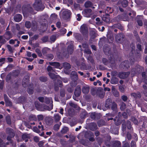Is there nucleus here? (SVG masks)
<instances>
[{"label": "nucleus", "mask_w": 147, "mask_h": 147, "mask_svg": "<svg viewBox=\"0 0 147 147\" xmlns=\"http://www.w3.org/2000/svg\"><path fill=\"white\" fill-rule=\"evenodd\" d=\"M131 47L132 49V50L129 54L130 57L129 60L132 64H134L135 59L133 55L134 54L133 53V51H134L135 48L134 44H133V43L131 44Z\"/></svg>", "instance_id": "7ed1b4c3"}, {"label": "nucleus", "mask_w": 147, "mask_h": 147, "mask_svg": "<svg viewBox=\"0 0 147 147\" xmlns=\"http://www.w3.org/2000/svg\"><path fill=\"white\" fill-rule=\"evenodd\" d=\"M49 64L51 66H54V67L56 68H59L60 66V63L58 62H50Z\"/></svg>", "instance_id": "6ab92c4d"}, {"label": "nucleus", "mask_w": 147, "mask_h": 147, "mask_svg": "<svg viewBox=\"0 0 147 147\" xmlns=\"http://www.w3.org/2000/svg\"><path fill=\"white\" fill-rule=\"evenodd\" d=\"M112 28H118L121 30H122L123 29V26L120 23H118L117 24H114L112 26Z\"/></svg>", "instance_id": "2f4dec72"}, {"label": "nucleus", "mask_w": 147, "mask_h": 147, "mask_svg": "<svg viewBox=\"0 0 147 147\" xmlns=\"http://www.w3.org/2000/svg\"><path fill=\"white\" fill-rule=\"evenodd\" d=\"M121 5L123 7H126L128 5V1L127 0H123L121 2Z\"/></svg>", "instance_id": "ea45409f"}, {"label": "nucleus", "mask_w": 147, "mask_h": 147, "mask_svg": "<svg viewBox=\"0 0 147 147\" xmlns=\"http://www.w3.org/2000/svg\"><path fill=\"white\" fill-rule=\"evenodd\" d=\"M13 138V137H12V136L8 135L7 137V140L9 141L10 144H12L13 143V141L11 139Z\"/></svg>", "instance_id": "bf43d9fd"}, {"label": "nucleus", "mask_w": 147, "mask_h": 147, "mask_svg": "<svg viewBox=\"0 0 147 147\" xmlns=\"http://www.w3.org/2000/svg\"><path fill=\"white\" fill-rule=\"evenodd\" d=\"M7 47L9 52H10L11 53H13V51L11 45H7Z\"/></svg>", "instance_id": "0e129e2a"}, {"label": "nucleus", "mask_w": 147, "mask_h": 147, "mask_svg": "<svg viewBox=\"0 0 147 147\" xmlns=\"http://www.w3.org/2000/svg\"><path fill=\"white\" fill-rule=\"evenodd\" d=\"M131 147H136V142L132 140L131 143Z\"/></svg>", "instance_id": "774afa93"}, {"label": "nucleus", "mask_w": 147, "mask_h": 147, "mask_svg": "<svg viewBox=\"0 0 147 147\" xmlns=\"http://www.w3.org/2000/svg\"><path fill=\"white\" fill-rule=\"evenodd\" d=\"M80 32L84 36H87L88 35V31L87 28L85 25H82L80 27Z\"/></svg>", "instance_id": "20e7f679"}, {"label": "nucleus", "mask_w": 147, "mask_h": 147, "mask_svg": "<svg viewBox=\"0 0 147 147\" xmlns=\"http://www.w3.org/2000/svg\"><path fill=\"white\" fill-rule=\"evenodd\" d=\"M97 124L99 127H100L105 125H106V123L104 120L101 119L98 121Z\"/></svg>", "instance_id": "a878e982"}, {"label": "nucleus", "mask_w": 147, "mask_h": 147, "mask_svg": "<svg viewBox=\"0 0 147 147\" xmlns=\"http://www.w3.org/2000/svg\"><path fill=\"white\" fill-rule=\"evenodd\" d=\"M29 82L25 81L24 80H22V84L23 87L26 88V87L28 84Z\"/></svg>", "instance_id": "3c124183"}, {"label": "nucleus", "mask_w": 147, "mask_h": 147, "mask_svg": "<svg viewBox=\"0 0 147 147\" xmlns=\"http://www.w3.org/2000/svg\"><path fill=\"white\" fill-rule=\"evenodd\" d=\"M4 98L6 105L7 106L11 107L12 106V103L6 94H4Z\"/></svg>", "instance_id": "6e6552de"}, {"label": "nucleus", "mask_w": 147, "mask_h": 147, "mask_svg": "<svg viewBox=\"0 0 147 147\" xmlns=\"http://www.w3.org/2000/svg\"><path fill=\"white\" fill-rule=\"evenodd\" d=\"M11 73L12 74V76L16 78L18 77L19 75L20 71L18 69L13 70Z\"/></svg>", "instance_id": "aec40b11"}, {"label": "nucleus", "mask_w": 147, "mask_h": 147, "mask_svg": "<svg viewBox=\"0 0 147 147\" xmlns=\"http://www.w3.org/2000/svg\"><path fill=\"white\" fill-rule=\"evenodd\" d=\"M68 52L70 54H71L73 51V47L72 45H69L67 48Z\"/></svg>", "instance_id": "473e14b6"}, {"label": "nucleus", "mask_w": 147, "mask_h": 147, "mask_svg": "<svg viewBox=\"0 0 147 147\" xmlns=\"http://www.w3.org/2000/svg\"><path fill=\"white\" fill-rule=\"evenodd\" d=\"M109 64H111V65H113L115 63V58L112 56H111L109 58Z\"/></svg>", "instance_id": "cd10ccee"}, {"label": "nucleus", "mask_w": 147, "mask_h": 147, "mask_svg": "<svg viewBox=\"0 0 147 147\" xmlns=\"http://www.w3.org/2000/svg\"><path fill=\"white\" fill-rule=\"evenodd\" d=\"M11 76L12 74L11 72H10L7 74L5 78V80L6 82H9L11 79Z\"/></svg>", "instance_id": "4c0bfd02"}, {"label": "nucleus", "mask_w": 147, "mask_h": 147, "mask_svg": "<svg viewBox=\"0 0 147 147\" xmlns=\"http://www.w3.org/2000/svg\"><path fill=\"white\" fill-rule=\"evenodd\" d=\"M113 103L111 99L108 98L107 99L105 103V107L108 109H109L111 108V106Z\"/></svg>", "instance_id": "f8f14e48"}, {"label": "nucleus", "mask_w": 147, "mask_h": 147, "mask_svg": "<svg viewBox=\"0 0 147 147\" xmlns=\"http://www.w3.org/2000/svg\"><path fill=\"white\" fill-rule=\"evenodd\" d=\"M89 127L91 130L94 131L97 129V126L96 123L94 122L90 123L89 125Z\"/></svg>", "instance_id": "ddd939ff"}, {"label": "nucleus", "mask_w": 147, "mask_h": 147, "mask_svg": "<svg viewBox=\"0 0 147 147\" xmlns=\"http://www.w3.org/2000/svg\"><path fill=\"white\" fill-rule=\"evenodd\" d=\"M128 62H129L127 61H125L124 62L123 65L124 67H126L127 68L128 67H129L130 66Z\"/></svg>", "instance_id": "5fc2aeb1"}, {"label": "nucleus", "mask_w": 147, "mask_h": 147, "mask_svg": "<svg viewBox=\"0 0 147 147\" xmlns=\"http://www.w3.org/2000/svg\"><path fill=\"white\" fill-rule=\"evenodd\" d=\"M4 36L5 38L7 40L12 37V34L10 31H6L5 33Z\"/></svg>", "instance_id": "f3484780"}, {"label": "nucleus", "mask_w": 147, "mask_h": 147, "mask_svg": "<svg viewBox=\"0 0 147 147\" xmlns=\"http://www.w3.org/2000/svg\"><path fill=\"white\" fill-rule=\"evenodd\" d=\"M90 116L91 119L95 120H97L100 118V114L96 113L95 112L91 113Z\"/></svg>", "instance_id": "9b49d317"}, {"label": "nucleus", "mask_w": 147, "mask_h": 147, "mask_svg": "<svg viewBox=\"0 0 147 147\" xmlns=\"http://www.w3.org/2000/svg\"><path fill=\"white\" fill-rule=\"evenodd\" d=\"M22 18L21 15L20 14H17L14 16L13 18L15 22H19L22 20Z\"/></svg>", "instance_id": "4468645a"}, {"label": "nucleus", "mask_w": 147, "mask_h": 147, "mask_svg": "<svg viewBox=\"0 0 147 147\" xmlns=\"http://www.w3.org/2000/svg\"><path fill=\"white\" fill-rule=\"evenodd\" d=\"M49 75L52 79L55 80L57 78V75L52 73L49 72Z\"/></svg>", "instance_id": "a19ab883"}, {"label": "nucleus", "mask_w": 147, "mask_h": 147, "mask_svg": "<svg viewBox=\"0 0 147 147\" xmlns=\"http://www.w3.org/2000/svg\"><path fill=\"white\" fill-rule=\"evenodd\" d=\"M102 19L104 22L107 23L109 22L110 21V18L109 17H104L102 18Z\"/></svg>", "instance_id": "864d4df0"}, {"label": "nucleus", "mask_w": 147, "mask_h": 147, "mask_svg": "<svg viewBox=\"0 0 147 147\" xmlns=\"http://www.w3.org/2000/svg\"><path fill=\"white\" fill-rule=\"evenodd\" d=\"M65 91L64 89H61L60 92V95L62 97H64L65 96Z\"/></svg>", "instance_id": "6e6d98bb"}, {"label": "nucleus", "mask_w": 147, "mask_h": 147, "mask_svg": "<svg viewBox=\"0 0 147 147\" xmlns=\"http://www.w3.org/2000/svg\"><path fill=\"white\" fill-rule=\"evenodd\" d=\"M6 42L5 40L3 38V37L2 36H0V43L2 45L4 44Z\"/></svg>", "instance_id": "603ef678"}, {"label": "nucleus", "mask_w": 147, "mask_h": 147, "mask_svg": "<svg viewBox=\"0 0 147 147\" xmlns=\"http://www.w3.org/2000/svg\"><path fill=\"white\" fill-rule=\"evenodd\" d=\"M113 11V9L111 7H107V9L105 11V12L106 13L108 14L111 13Z\"/></svg>", "instance_id": "79ce46f5"}, {"label": "nucleus", "mask_w": 147, "mask_h": 147, "mask_svg": "<svg viewBox=\"0 0 147 147\" xmlns=\"http://www.w3.org/2000/svg\"><path fill=\"white\" fill-rule=\"evenodd\" d=\"M26 100V99L24 96H20L17 99V102L18 103H23Z\"/></svg>", "instance_id": "a211bd4d"}, {"label": "nucleus", "mask_w": 147, "mask_h": 147, "mask_svg": "<svg viewBox=\"0 0 147 147\" xmlns=\"http://www.w3.org/2000/svg\"><path fill=\"white\" fill-rule=\"evenodd\" d=\"M66 55L67 54H66V53L65 52H63V53H61L59 52L58 54L57 55V57L60 59L62 60L65 57H66Z\"/></svg>", "instance_id": "412c9836"}, {"label": "nucleus", "mask_w": 147, "mask_h": 147, "mask_svg": "<svg viewBox=\"0 0 147 147\" xmlns=\"http://www.w3.org/2000/svg\"><path fill=\"white\" fill-rule=\"evenodd\" d=\"M28 137H29L28 134H22V139L24 140L28 138Z\"/></svg>", "instance_id": "680f3d73"}, {"label": "nucleus", "mask_w": 147, "mask_h": 147, "mask_svg": "<svg viewBox=\"0 0 147 147\" xmlns=\"http://www.w3.org/2000/svg\"><path fill=\"white\" fill-rule=\"evenodd\" d=\"M90 88L89 86H83L82 89V92L85 94H88Z\"/></svg>", "instance_id": "4be33fe9"}, {"label": "nucleus", "mask_w": 147, "mask_h": 147, "mask_svg": "<svg viewBox=\"0 0 147 147\" xmlns=\"http://www.w3.org/2000/svg\"><path fill=\"white\" fill-rule=\"evenodd\" d=\"M25 26L27 28H30L31 26V23L29 21H26L25 23Z\"/></svg>", "instance_id": "09e8293b"}, {"label": "nucleus", "mask_w": 147, "mask_h": 147, "mask_svg": "<svg viewBox=\"0 0 147 147\" xmlns=\"http://www.w3.org/2000/svg\"><path fill=\"white\" fill-rule=\"evenodd\" d=\"M33 7L37 11H42L45 8L41 0H35L33 4Z\"/></svg>", "instance_id": "f03ea898"}, {"label": "nucleus", "mask_w": 147, "mask_h": 147, "mask_svg": "<svg viewBox=\"0 0 147 147\" xmlns=\"http://www.w3.org/2000/svg\"><path fill=\"white\" fill-rule=\"evenodd\" d=\"M93 6L92 3L90 1H87L85 3L84 6L86 8L91 7Z\"/></svg>", "instance_id": "f704fd0d"}, {"label": "nucleus", "mask_w": 147, "mask_h": 147, "mask_svg": "<svg viewBox=\"0 0 147 147\" xmlns=\"http://www.w3.org/2000/svg\"><path fill=\"white\" fill-rule=\"evenodd\" d=\"M130 72L129 71L127 72H121L119 73L118 77L121 79H125L129 76Z\"/></svg>", "instance_id": "423d86ee"}, {"label": "nucleus", "mask_w": 147, "mask_h": 147, "mask_svg": "<svg viewBox=\"0 0 147 147\" xmlns=\"http://www.w3.org/2000/svg\"><path fill=\"white\" fill-rule=\"evenodd\" d=\"M131 121H132L133 122L136 124H137L138 123L137 120L134 117H132L131 118Z\"/></svg>", "instance_id": "e2e57ef3"}, {"label": "nucleus", "mask_w": 147, "mask_h": 147, "mask_svg": "<svg viewBox=\"0 0 147 147\" xmlns=\"http://www.w3.org/2000/svg\"><path fill=\"white\" fill-rule=\"evenodd\" d=\"M119 129L116 126L112 127L111 128V132L115 134H118L119 133Z\"/></svg>", "instance_id": "dca6fc26"}, {"label": "nucleus", "mask_w": 147, "mask_h": 147, "mask_svg": "<svg viewBox=\"0 0 147 147\" xmlns=\"http://www.w3.org/2000/svg\"><path fill=\"white\" fill-rule=\"evenodd\" d=\"M60 126V125L58 124H56L53 126V129L55 131H57L59 129Z\"/></svg>", "instance_id": "4d7b16f0"}, {"label": "nucleus", "mask_w": 147, "mask_h": 147, "mask_svg": "<svg viewBox=\"0 0 147 147\" xmlns=\"http://www.w3.org/2000/svg\"><path fill=\"white\" fill-rule=\"evenodd\" d=\"M35 51L37 53L38 56L41 57L42 56V55L40 50L38 48H36L35 49Z\"/></svg>", "instance_id": "8fccbe9b"}, {"label": "nucleus", "mask_w": 147, "mask_h": 147, "mask_svg": "<svg viewBox=\"0 0 147 147\" xmlns=\"http://www.w3.org/2000/svg\"><path fill=\"white\" fill-rule=\"evenodd\" d=\"M49 38L47 36H45L43 37L41 39V40L43 42H45L48 41Z\"/></svg>", "instance_id": "052dcab7"}, {"label": "nucleus", "mask_w": 147, "mask_h": 147, "mask_svg": "<svg viewBox=\"0 0 147 147\" xmlns=\"http://www.w3.org/2000/svg\"><path fill=\"white\" fill-rule=\"evenodd\" d=\"M71 12L70 10L64 11L62 13V18L64 20L68 19L70 17Z\"/></svg>", "instance_id": "39448f33"}, {"label": "nucleus", "mask_w": 147, "mask_h": 147, "mask_svg": "<svg viewBox=\"0 0 147 147\" xmlns=\"http://www.w3.org/2000/svg\"><path fill=\"white\" fill-rule=\"evenodd\" d=\"M127 127L129 129H131V122L129 120H127L126 121V125Z\"/></svg>", "instance_id": "de8ad7c7"}, {"label": "nucleus", "mask_w": 147, "mask_h": 147, "mask_svg": "<svg viewBox=\"0 0 147 147\" xmlns=\"http://www.w3.org/2000/svg\"><path fill=\"white\" fill-rule=\"evenodd\" d=\"M81 89L80 86L78 85L74 91V94L76 97H79L81 93Z\"/></svg>", "instance_id": "1a4fd4ad"}, {"label": "nucleus", "mask_w": 147, "mask_h": 147, "mask_svg": "<svg viewBox=\"0 0 147 147\" xmlns=\"http://www.w3.org/2000/svg\"><path fill=\"white\" fill-rule=\"evenodd\" d=\"M5 120L7 123L9 125L11 124V122L10 116L9 115H7L5 117Z\"/></svg>", "instance_id": "c9c22d12"}, {"label": "nucleus", "mask_w": 147, "mask_h": 147, "mask_svg": "<svg viewBox=\"0 0 147 147\" xmlns=\"http://www.w3.org/2000/svg\"><path fill=\"white\" fill-rule=\"evenodd\" d=\"M33 130L34 132H35L37 133H39L40 132V131L38 128L36 127H33Z\"/></svg>", "instance_id": "69168bd1"}, {"label": "nucleus", "mask_w": 147, "mask_h": 147, "mask_svg": "<svg viewBox=\"0 0 147 147\" xmlns=\"http://www.w3.org/2000/svg\"><path fill=\"white\" fill-rule=\"evenodd\" d=\"M112 110L116 111L117 109V105L115 102H113V103L111 106Z\"/></svg>", "instance_id": "c756f323"}, {"label": "nucleus", "mask_w": 147, "mask_h": 147, "mask_svg": "<svg viewBox=\"0 0 147 147\" xmlns=\"http://www.w3.org/2000/svg\"><path fill=\"white\" fill-rule=\"evenodd\" d=\"M61 118L59 114H56L54 116V120L56 122L60 120Z\"/></svg>", "instance_id": "a18cd8bd"}, {"label": "nucleus", "mask_w": 147, "mask_h": 147, "mask_svg": "<svg viewBox=\"0 0 147 147\" xmlns=\"http://www.w3.org/2000/svg\"><path fill=\"white\" fill-rule=\"evenodd\" d=\"M71 80L73 81L76 85L78 79V75L77 73L75 71H72L71 74Z\"/></svg>", "instance_id": "0eeeda50"}, {"label": "nucleus", "mask_w": 147, "mask_h": 147, "mask_svg": "<svg viewBox=\"0 0 147 147\" xmlns=\"http://www.w3.org/2000/svg\"><path fill=\"white\" fill-rule=\"evenodd\" d=\"M6 132L8 136L13 137L15 136V133L13 130L10 127H7L6 129Z\"/></svg>", "instance_id": "9d476101"}, {"label": "nucleus", "mask_w": 147, "mask_h": 147, "mask_svg": "<svg viewBox=\"0 0 147 147\" xmlns=\"http://www.w3.org/2000/svg\"><path fill=\"white\" fill-rule=\"evenodd\" d=\"M103 63L105 65H107L109 64V61L107 58H103L102 59Z\"/></svg>", "instance_id": "37998d69"}, {"label": "nucleus", "mask_w": 147, "mask_h": 147, "mask_svg": "<svg viewBox=\"0 0 147 147\" xmlns=\"http://www.w3.org/2000/svg\"><path fill=\"white\" fill-rule=\"evenodd\" d=\"M84 136L86 138L88 139L92 136H94V135L92 132L91 131H87L85 132Z\"/></svg>", "instance_id": "bb28decb"}, {"label": "nucleus", "mask_w": 147, "mask_h": 147, "mask_svg": "<svg viewBox=\"0 0 147 147\" xmlns=\"http://www.w3.org/2000/svg\"><path fill=\"white\" fill-rule=\"evenodd\" d=\"M121 144L119 141H115L113 142L112 146L113 147H121Z\"/></svg>", "instance_id": "5701e85b"}, {"label": "nucleus", "mask_w": 147, "mask_h": 147, "mask_svg": "<svg viewBox=\"0 0 147 147\" xmlns=\"http://www.w3.org/2000/svg\"><path fill=\"white\" fill-rule=\"evenodd\" d=\"M111 83L112 84H117L119 82V79L117 77H113L111 80Z\"/></svg>", "instance_id": "c85d7f7f"}, {"label": "nucleus", "mask_w": 147, "mask_h": 147, "mask_svg": "<svg viewBox=\"0 0 147 147\" xmlns=\"http://www.w3.org/2000/svg\"><path fill=\"white\" fill-rule=\"evenodd\" d=\"M34 105L36 109L40 111H44L45 110L50 111L53 109V101L49 106L44 104H41L38 101L35 102Z\"/></svg>", "instance_id": "f257e3e1"}, {"label": "nucleus", "mask_w": 147, "mask_h": 147, "mask_svg": "<svg viewBox=\"0 0 147 147\" xmlns=\"http://www.w3.org/2000/svg\"><path fill=\"white\" fill-rule=\"evenodd\" d=\"M63 66L64 69L67 70L71 68L70 64L67 62L63 63Z\"/></svg>", "instance_id": "7c9ffc66"}, {"label": "nucleus", "mask_w": 147, "mask_h": 147, "mask_svg": "<svg viewBox=\"0 0 147 147\" xmlns=\"http://www.w3.org/2000/svg\"><path fill=\"white\" fill-rule=\"evenodd\" d=\"M39 80L41 82H44L47 81L48 78L45 76H42L39 77Z\"/></svg>", "instance_id": "72a5a7b5"}, {"label": "nucleus", "mask_w": 147, "mask_h": 147, "mask_svg": "<svg viewBox=\"0 0 147 147\" xmlns=\"http://www.w3.org/2000/svg\"><path fill=\"white\" fill-rule=\"evenodd\" d=\"M117 119H114V121L115 122V124L117 126H118L121 123V122L120 120L117 118Z\"/></svg>", "instance_id": "c03bdc74"}, {"label": "nucleus", "mask_w": 147, "mask_h": 147, "mask_svg": "<svg viewBox=\"0 0 147 147\" xmlns=\"http://www.w3.org/2000/svg\"><path fill=\"white\" fill-rule=\"evenodd\" d=\"M113 94V95L116 97H118L119 96V92L115 88H113L112 89Z\"/></svg>", "instance_id": "e433bc0d"}, {"label": "nucleus", "mask_w": 147, "mask_h": 147, "mask_svg": "<svg viewBox=\"0 0 147 147\" xmlns=\"http://www.w3.org/2000/svg\"><path fill=\"white\" fill-rule=\"evenodd\" d=\"M52 100L51 98H47L45 97V98L44 102L47 104H49L51 100Z\"/></svg>", "instance_id": "49530a36"}, {"label": "nucleus", "mask_w": 147, "mask_h": 147, "mask_svg": "<svg viewBox=\"0 0 147 147\" xmlns=\"http://www.w3.org/2000/svg\"><path fill=\"white\" fill-rule=\"evenodd\" d=\"M80 143L85 146H88L89 144V142L88 140L81 139L80 140Z\"/></svg>", "instance_id": "b1692460"}, {"label": "nucleus", "mask_w": 147, "mask_h": 147, "mask_svg": "<svg viewBox=\"0 0 147 147\" xmlns=\"http://www.w3.org/2000/svg\"><path fill=\"white\" fill-rule=\"evenodd\" d=\"M76 38L78 40L81 41L83 40L82 37L80 34L76 33L75 36Z\"/></svg>", "instance_id": "58836bf2"}, {"label": "nucleus", "mask_w": 147, "mask_h": 147, "mask_svg": "<svg viewBox=\"0 0 147 147\" xmlns=\"http://www.w3.org/2000/svg\"><path fill=\"white\" fill-rule=\"evenodd\" d=\"M47 70L48 71V72H49V71H51L53 72H55V70L53 68V67L50 66H48L47 67Z\"/></svg>", "instance_id": "13d9d810"}, {"label": "nucleus", "mask_w": 147, "mask_h": 147, "mask_svg": "<svg viewBox=\"0 0 147 147\" xmlns=\"http://www.w3.org/2000/svg\"><path fill=\"white\" fill-rule=\"evenodd\" d=\"M124 35L123 34L121 33L116 34L115 37L116 40L119 42L121 40H122L124 38Z\"/></svg>", "instance_id": "2eb2a0df"}, {"label": "nucleus", "mask_w": 147, "mask_h": 147, "mask_svg": "<svg viewBox=\"0 0 147 147\" xmlns=\"http://www.w3.org/2000/svg\"><path fill=\"white\" fill-rule=\"evenodd\" d=\"M4 84V80H0V89L2 90L3 89Z\"/></svg>", "instance_id": "338daca9"}, {"label": "nucleus", "mask_w": 147, "mask_h": 147, "mask_svg": "<svg viewBox=\"0 0 147 147\" xmlns=\"http://www.w3.org/2000/svg\"><path fill=\"white\" fill-rule=\"evenodd\" d=\"M142 76L143 82L146 84H147V76L146 75V72L144 71L142 73Z\"/></svg>", "instance_id": "393cba45"}]
</instances>
